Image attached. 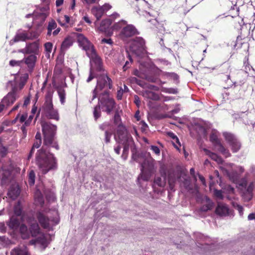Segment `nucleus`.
<instances>
[{"label":"nucleus","instance_id":"obj_1","mask_svg":"<svg viewBox=\"0 0 255 255\" xmlns=\"http://www.w3.org/2000/svg\"><path fill=\"white\" fill-rule=\"evenodd\" d=\"M41 126L43 135V145L36 153L35 163L41 173L46 174L49 171L55 170L58 167L56 157L47 148L52 147L58 150L60 148L55 136L57 126L46 121H41Z\"/></svg>","mask_w":255,"mask_h":255},{"label":"nucleus","instance_id":"obj_2","mask_svg":"<svg viewBox=\"0 0 255 255\" xmlns=\"http://www.w3.org/2000/svg\"><path fill=\"white\" fill-rule=\"evenodd\" d=\"M26 223L29 226L21 224L19 226V233L22 239H28L30 236L37 237L40 233V228L38 224L33 217H28L26 219Z\"/></svg>","mask_w":255,"mask_h":255},{"label":"nucleus","instance_id":"obj_3","mask_svg":"<svg viewBox=\"0 0 255 255\" xmlns=\"http://www.w3.org/2000/svg\"><path fill=\"white\" fill-rule=\"evenodd\" d=\"M51 214L52 216L48 217L41 211H37L36 213V217L43 229L50 230L59 223L60 219L58 211L51 210Z\"/></svg>","mask_w":255,"mask_h":255},{"label":"nucleus","instance_id":"obj_4","mask_svg":"<svg viewBox=\"0 0 255 255\" xmlns=\"http://www.w3.org/2000/svg\"><path fill=\"white\" fill-rule=\"evenodd\" d=\"M45 116L48 119L58 121L60 119L58 111L54 108L52 94L50 92L46 93L45 101L42 107Z\"/></svg>","mask_w":255,"mask_h":255},{"label":"nucleus","instance_id":"obj_5","mask_svg":"<svg viewBox=\"0 0 255 255\" xmlns=\"http://www.w3.org/2000/svg\"><path fill=\"white\" fill-rule=\"evenodd\" d=\"M113 87V82L112 79L107 74H101L98 77L96 86L93 91L92 100H94L97 97L98 91L104 89L111 90Z\"/></svg>","mask_w":255,"mask_h":255},{"label":"nucleus","instance_id":"obj_6","mask_svg":"<svg viewBox=\"0 0 255 255\" xmlns=\"http://www.w3.org/2000/svg\"><path fill=\"white\" fill-rule=\"evenodd\" d=\"M98 104L103 109V111L110 115L116 106V102L114 99L110 97L109 92L105 90L99 98Z\"/></svg>","mask_w":255,"mask_h":255},{"label":"nucleus","instance_id":"obj_7","mask_svg":"<svg viewBox=\"0 0 255 255\" xmlns=\"http://www.w3.org/2000/svg\"><path fill=\"white\" fill-rule=\"evenodd\" d=\"M115 139L117 142L121 144L132 143L133 141L131 136L128 132L126 127L123 124L117 126Z\"/></svg>","mask_w":255,"mask_h":255},{"label":"nucleus","instance_id":"obj_8","mask_svg":"<svg viewBox=\"0 0 255 255\" xmlns=\"http://www.w3.org/2000/svg\"><path fill=\"white\" fill-rule=\"evenodd\" d=\"M17 88L16 86L13 87L11 91L2 98L1 102L4 106L5 109L11 106L18 98L17 94Z\"/></svg>","mask_w":255,"mask_h":255},{"label":"nucleus","instance_id":"obj_9","mask_svg":"<svg viewBox=\"0 0 255 255\" xmlns=\"http://www.w3.org/2000/svg\"><path fill=\"white\" fill-rule=\"evenodd\" d=\"M137 34H139V32L134 26L127 24L122 29L119 35L122 39L125 40Z\"/></svg>","mask_w":255,"mask_h":255},{"label":"nucleus","instance_id":"obj_10","mask_svg":"<svg viewBox=\"0 0 255 255\" xmlns=\"http://www.w3.org/2000/svg\"><path fill=\"white\" fill-rule=\"evenodd\" d=\"M38 35L35 32H23L16 33L12 41L17 42L20 41H25L27 40H33L38 37Z\"/></svg>","mask_w":255,"mask_h":255},{"label":"nucleus","instance_id":"obj_11","mask_svg":"<svg viewBox=\"0 0 255 255\" xmlns=\"http://www.w3.org/2000/svg\"><path fill=\"white\" fill-rule=\"evenodd\" d=\"M223 136L227 142L231 146L233 152H237L240 149L241 144L233 134L229 132H224L223 133Z\"/></svg>","mask_w":255,"mask_h":255},{"label":"nucleus","instance_id":"obj_12","mask_svg":"<svg viewBox=\"0 0 255 255\" xmlns=\"http://www.w3.org/2000/svg\"><path fill=\"white\" fill-rule=\"evenodd\" d=\"M39 43L36 41L32 43H27L24 48L19 50V52L23 54H37L39 51Z\"/></svg>","mask_w":255,"mask_h":255},{"label":"nucleus","instance_id":"obj_13","mask_svg":"<svg viewBox=\"0 0 255 255\" xmlns=\"http://www.w3.org/2000/svg\"><path fill=\"white\" fill-rule=\"evenodd\" d=\"M10 255H31L29 249L26 246H18L10 252Z\"/></svg>","mask_w":255,"mask_h":255},{"label":"nucleus","instance_id":"obj_14","mask_svg":"<svg viewBox=\"0 0 255 255\" xmlns=\"http://www.w3.org/2000/svg\"><path fill=\"white\" fill-rule=\"evenodd\" d=\"M145 41L141 37H136L133 41L131 48L134 52H141L144 50Z\"/></svg>","mask_w":255,"mask_h":255},{"label":"nucleus","instance_id":"obj_15","mask_svg":"<svg viewBox=\"0 0 255 255\" xmlns=\"http://www.w3.org/2000/svg\"><path fill=\"white\" fill-rule=\"evenodd\" d=\"M37 60V57L34 54H31L28 56L25 57L23 61L27 65L28 70L29 72H32L34 69L35 65V63Z\"/></svg>","mask_w":255,"mask_h":255},{"label":"nucleus","instance_id":"obj_16","mask_svg":"<svg viewBox=\"0 0 255 255\" xmlns=\"http://www.w3.org/2000/svg\"><path fill=\"white\" fill-rule=\"evenodd\" d=\"M229 209L224 204L219 203L216 208L215 213L220 216H227L229 215Z\"/></svg>","mask_w":255,"mask_h":255},{"label":"nucleus","instance_id":"obj_17","mask_svg":"<svg viewBox=\"0 0 255 255\" xmlns=\"http://www.w3.org/2000/svg\"><path fill=\"white\" fill-rule=\"evenodd\" d=\"M154 160L150 158L149 159H145L141 164V168L142 169L148 170L153 172L154 169Z\"/></svg>","mask_w":255,"mask_h":255},{"label":"nucleus","instance_id":"obj_18","mask_svg":"<svg viewBox=\"0 0 255 255\" xmlns=\"http://www.w3.org/2000/svg\"><path fill=\"white\" fill-rule=\"evenodd\" d=\"M224 172L228 176L230 180L235 183H238L240 179V175L237 171L229 172L227 169H224Z\"/></svg>","mask_w":255,"mask_h":255},{"label":"nucleus","instance_id":"obj_19","mask_svg":"<svg viewBox=\"0 0 255 255\" xmlns=\"http://www.w3.org/2000/svg\"><path fill=\"white\" fill-rule=\"evenodd\" d=\"M7 225L10 229L15 230L19 226V220L17 217L12 216L9 221L7 222Z\"/></svg>","mask_w":255,"mask_h":255},{"label":"nucleus","instance_id":"obj_20","mask_svg":"<svg viewBox=\"0 0 255 255\" xmlns=\"http://www.w3.org/2000/svg\"><path fill=\"white\" fill-rule=\"evenodd\" d=\"M73 43V40L71 37H66L61 44V50L63 51L66 50L68 48L72 45Z\"/></svg>","mask_w":255,"mask_h":255},{"label":"nucleus","instance_id":"obj_21","mask_svg":"<svg viewBox=\"0 0 255 255\" xmlns=\"http://www.w3.org/2000/svg\"><path fill=\"white\" fill-rule=\"evenodd\" d=\"M112 24V21L110 19L103 20L98 27V30L101 32H106Z\"/></svg>","mask_w":255,"mask_h":255},{"label":"nucleus","instance_id":"obj_22","mask_svg":"<svg viewBox=\"0 0 255 255\" xmlns=\"http://www.w3.org/2000/svg\"><path fill=\"white\" fill-rule=\"evenodd\" d=\"M13 212L16 216H21L23 215V206L20 201H18L13 208Z\"/></svg>","mask_w":255,"mask_h":255},{"label":"nucleus","instance_id":"obj_23","mask_svg":"<svg viewBox=\"0 0 255 255\" xmlns=\"http://www.w3.org/2000/svg\"><path fill=\"white\" fill-rule=\"evenodd\" d=\"M204 151L207 155H208L212 159L216 161L218 163H222L223 160L222 158L218 156L217 154L211 152L210 150L204 149Z\"/></svg>","mask_w":255,"mask_h":255},{"label":"nucleus","instance_id":"obj_24","mask_svg":"<svg viewBox=\"0 0 255 255\" xmlns=\"http://www.w3.org/2000/svg\"><path fill=\"white\" fill-rule=\"evenodd\" d=\"M77 40L79 44L82 46L85 49L89 44V41L82 34H77Z\"/></svg>","mask_w":255,"mask_h":255},{"label":"nucleus","instance_id":"obj_25","mask_svg":"<svg viewBox=\"0 0 255 255\" xmlns=\"http://www.w3.org/2000/svg\"><path fill=\"white\" fill-rule=\"evenodd\" d=\"M57 91L61 105H64L66 102V91L62 87H59L57 88Z\"/></svg>","mask_w":255,"mask_h":255},{"label":"nucleus","instance_id":"obj_26","mask_svg":"<svg viewBox=\"0 0 255 255\" xmlns=\"http://www.w3.org/2000/svg\"><path fill=\"white\" fill-rule=\"evenodd\" d=\"M152 172L148 170L142 169L141 168V173L138 176V179L139 180L140 178L143 181H147L149 180Z\"/></svg>","mask_w":255,"mask_h":255},{"label":"nucleus","instance_id":"obj_27","mask_svg":"<svg viewBox=\"0 0 255 255\" xmlns=\"http://www.w3.org/2000/svg\"><path fill=\"white\" fill-rule=\"evenodd\" d=\"M143 79H145L148 82L152 83H156L158 79V76L152 72H150L149 74L144 75Z\"/></svg>","mask_w":255,"mask_h":255},{"label":"nucleus","instance_id":"obj_28","mask_svg":"<svg viewBox=\"0 0 255 255\" xmlns=\"http://www.w3.org/2000/svg\"><path fill=\"white\" fill-rule=\"evenodd\" d=\"M93 61L96 70L98 71H101L103 70V62L101 58L98 56H96L93 58Z\"/></svg>","mask_w":255,"mask_h":255},{"label":"nucleus","instance_id":"obj_29","mask_svg":"<svg viewBox=\"0 0 255 255\" xmlns=\"http://www.w3.org/2000/svg\"><path fill=\"white\" fill-rule=\"evenodd\" d=\"M28 79V75L27 73H24L20 77L19 82L18 85V87L20 90L23 89L26 84Z\"/></svg>","mask_w":255,"mask_h":255},{"label":"nucleus","instance_id":"obj_30","mask_svg":"<svg viewBox=\"0 0 255 255\" xmlns=\"http://www.w3.org/2000/svg\"><path fill=\"white\" fill-rule=\"evenodd\" d=\"M57 26V23L53 19L51 20L49 22L47 26V36H50L52 34V31L56 28Z\"/></svg>","mask_w":255,"mask_h":255},{"label":"nucleus","instance_id":"obj_31","mask_svg":"<svg viewBox=\"0 0 255 255\" xmlns=\"http://www.w3.org/2000/svg\"><path fill=\"white\" fill-rule=\"evenodd\" d=\"M92 11L96 17L97 20H99L104 13V12L101 6L93 7L92 9Z\"/></svg>","mask_w":255,"mask_h":255},{"label":"nucleus","instance_id":"obj_32","mask_svg":"<svg viewBox=\"0 0 255 255\" xmlns=\"http://www.w3.org/2000/svg\"><path fill=\"white\" fill-rule=\"evenodd\" d=\"M20 190L18 188H11L8 192V195L12 199H16L20 194Z\"/></svg>","mask_w":255,"mask_h":255},{"label":"nucleus","instance_id":"obj_33","mask_svg":"<svg viewBox=\"0 0 255 255\" xmlns=\"http://www.w3.org/2000/svg\"><path fill=\"white\" fill-rule=\"evenodd\" d=\"M143 95L145 97L154 101H157L159 99V95L152 91H146L145 92Z\"/></svg>","mask_w":255,"mask_h":255},{"label":"nucleus","instance_id":"obj_34","mask_svg":"<svg viewBox=\"0 0 255 255\" xmlns=\"http://www.w3.org/2000/svg\"><path fill=\"white\" fill-rule=\"evenodd\" d=\"M37 243L40 244L45 249L48 245V242L47 238L44 234L39 236L37 238Z\"/></svg>","mask_w":255,"mask_h":255},{"label":"nucleus","instance_id":"obj_35","mask_svg":"<svg viewBox=\"0 0 255 255\" xmlns=\"http://www.w3.org/2000/svg\"><path fill=\"white\" fill-rule=\"evenodd\" d=\"M221 71H222L223 73L226 74V76H227V79H230L231 69L229 64H223L221 66Z\"/></svg>","mask_w":255,"mask_h":255},{"label":"nucleus","instance_id":"obj_36","mask_svg":"<svg viewBox=\"0 0 255 255\" xmlns=\"http://www.w3.org/2000/svg\"><path fill=\"white\" fill-rule=\"evenodd\" d=\"M127 56L128 58V60H127L125 65H124L123 69V71H126L128 68H129L132 63V59L131 56L130 55L128 51H126Z\"/></svg>","mask_w":255,"mask_h":255},{"label":"nucleus","instance_id":"obj_37","mask_svg":"<svg viewBox=\"0 0 255 255\" xmlns=\"http://www.w3.org/2000/svg\"><path fill=\"white\" fill-rule=\"evenodd\" d=\"M215 146L218 147V150L220 151L223 154L225 155L226 157L229 156L230 155V153H229V150L223 145L221 142Z\"/></svg>","mask_w":255,"mask_h":255},{"label":"nucleus","instance_id":"obj_38","mask_svg":"<svg viewBox=\"0 0 255 255\" xmlns=\"http://www.w3.org/2000/svg\"><path fill=\"white\" fill-rule=\"evenodd\" d=\"M127 22L126 20H121L113 25V30H119L125 26L127 25Z\"/></svg>","mask_w":255,"mask_h":255},{"label":"nucleus","instance_id":"obj_39","mask_svg":"<svg viewBox=\"0 0 255 255\" xmlns=\"http://www.w3.org/2000/svg\"><path fill=\"white\" fill-rule=\"evenodd\" d=\"M114 123L117 126L119 125L123 124L122 123V119L120 114V111L118 110H116L114 116Z\"/></svg>","mask_w":255,"mask_h":255},{"label":"nucleus","instance_id":"obj_40","mask_svg":"<svg viewBox=\"0 0 255 255\" xmlns=\"http://www.w3.org/2000/svg\"><path fill=\"white\" fill-rule=\"evenodd\" d=\"M183 184L185 188L188 190H191L193 189L192 185L191 184V179L189 177H186L184 178V181H183Z\"/></svg>","mask_w":255,"mask_h":255},{"label":"nucleus","instance_id":"obj_41","mask_svg":"<svg viewBox=\"0 0 255 255\" xmlns=\"http://www.w3.org/2000/svg\"><path fill=\"white\" fill-rule=\"evenodd\" d=\"M35 174L33 170H30L28 175V182L30 186H33L35 183Z\"/></svg>","mask_w":255,"mask_h":255},{"label":"nucleus","instance_id":"obj_42","mask_svg":"<svg viewBox=\"0 0 255 255\" xmlns=\"http://www.w3.org/2000/svg\"><path fill=\"white\" fill-rule=\"evenodd\" d=\"M132 143H126L125 144H122L124 145V149L122 157L126 160L127 158L128 155V152L129 150V146Z\"/></svg>","mask_w":255,"mask_h":255},{"label":"nucleus","instance_id":"obj_43","mask_svg":"<svg viewBox=\"0 0 255 255\" xmlns=\"http://www.w3.org/2000/svg\"><path fill=\"white\" fill-rule=\"evenodd\" d=\"M208 203L206 204L202 205L200 208V210L203 212H207L211 210L213 207V202L209 199H208Z\"/></svg>","mask_w":255,"mask_h":255},{"label":"nucleus","instance_id":"obj_44","mask_svg":"<svg viewBox=\"0 0 255 255\" xmlns=\"http://www.w3.org/2000/svg\"><path fill=\"white\" fill-rule=\"evenodd\" d=\"M100 108L101 107H100V105L99 104L96 106L94 108L93 114L94 119L96 121H97L98 119H99L101 116Z\"/></svg>","mask_w":255,"mask_h":255},{"label":"nucleus","instance_id":"obj_45","mask_svg":"<svg viewBox=\"0 0 255 255\" xmlns=\"http://www.w3.org/2000/svg\"><path fill=\"white\" fill-rule=\"evenodd\" d=\"M165 181L162 180L160 177H155L154 179V184L159 187H164L165 185Z\"/></svg>","mask_w":255,"mask_h":255},{"label":"nucleus","instance_id":"obj_46","mask_svg":"<svg viewBox=\"0 0 255 255\" xmlns=\"http://www.w3.org/2000/svg\"><path fill=\"white\" fill-rule=\"evenodd\" d=\"M209 138L210 141L212 142L215 146L221 142L215 133H211Z\"/></svg>","mask_w":255,"mask_h":255},{"label":"nucleus","instance_id":"obj_47","mask_svg":"<svg viewBox=\"0 0 255 255\" xmlns=\"http://www.w3.org/2000/svg\"><path fill=\"white\" fill-rule=\"evenodd\" d=\"M112 131L106 130L105 131V141L106 143H109L111 142V138L112 135Z\"/></svg>","mask_w":255,"mask_h":255},{"label":"nucleus","instance_id":"obj_48","mask_svg":"<svg viewBox=\"0 0 255 255\" xmlns=\"http://www.w3.org/2000/svg\"><path fill=\"white\" fill-rule=\"evenodd\" d=\"M35 198L40 205H43L44 201L43 197L40 193L36 194L35 196Z\"/></svg>","mask_w":255,"mask_h":255},{"label":"nucleus","instance_id":"obj_49","mask_svg":"<svg viewBox=\"0 0 255 255\" xmlns=\"http://www.w3.org/2000/svg\"><path fill=\"white\" fill-rule=\"evenodd\" d=\"M214 194L217 198L220 199H223L224 198V196L223 195V192L221 190H218L216 189H214Z\"/></svg>","mask_w":255,"mask_h":255},{"label":"nucleus","instance_id":"obj_50","mask_svg":"<svg viewBox=\"0 0 255 255\" xmlns=\"http://www.w3.org/2000/svg\"><path fill=\"white\" fill-rule=\"evenodd\" d=\"M254 189V183L253 182H251L248 186L247 187V192L248 193L251 195L253 196V192Z\"/></svg>","mask_w":255,"mask_h":255},{"label":"nucleus","instance_id":"obj_51","mask_svg":"<svg viewBox=\"0 0 255 255\" xmlns=\"http://www.w3.org/2000/svg\"><path fill=\"white\" fill-rule=\"evenodd\" d=\"M44 47L45 51L48 53H51L52 47H53V44L51 42H46L44 44Z\"/></svg>","mask_w":255,"mask_h":255},{"label":"nucleus","instance_id":"obj_52","mask_svg":"<svg viewBox=\"0 0 255 255\" xmlns=\"http://www.w3.org/2000/svg\"><path fill=\"white\" fill-rule=\"evenodd\" d=\"M7 153V148L1 145L0 148V154L2 157H4Z\"/></svg>","mask_w":255,"mask_h":255},{"label":"nucleus","instance_id":"obj_53","mask_svg":"<svg viewBox=\"0 0 255 255\" xmlns=\"http://www.w3.org/2000/svg\"><path fill=\"white\" fill-rule=\"evenodd\" d=\"M111 126L110 123L106 122L102 124L99 126V128L102 130H106L107 128Z\"/></svg>","mask_w":255,"mask_h":255},{"label":"nucleus","instance_id":"obj_54","mask_svg":"<svg viewBox=\"0 0 255 255\" xmlns=\"http://www.w3.org/2000/svg\"><path fill=\"white\" fill-rule=\"evenodd\" d=\"M19 117H20V118H19L20 123H23V122L25 123V121H26V119L27 118V115L23 114L21 116H20V114H18L16 116L14 121H16L18 118Z\"/></svg>","mask_w":255,"mask_h":255},{"label":"nucleus","instance_id":"obj_55","mask_svg":"<svg viewBox=\"0 0 255 255\" xmlns=\"http://www.w3.org/2000/svg\"><path fill=\"white\" fill-rule=\"evenodd\" d=\"M236 184H239L240 186L242 187L246 188L247 186V180L246 178H242L240 180L239 179V181L238 183H236Z\"/></svg>","mask_w":255,"mask_h":255},{"label":"nucleus","instance_id":"obj_56","mask_svg":"<svg viewBox=\"0 0 255 255\" xmlns=\"http://www.w3.org/2000/svg\"><path fill=\"white\" fill-rule=\"evenodd\" d=\"M176 181V178L173 177L172 174L169 173L168 175V182L170 187L173 186Z\"/></svg>","mask_w":255,"mask_h":255},{"label":"nucleus","instance_id":"obj_57","mask_svg":"<svg viewBox=\"0 0 255 255\" xmlns=\"http://www.w3.org/2000/svg\"><path fill=\"white\" fill-rule=\"evenodd\" d=\"M101 43L102 44L107 43L110 45H112L114 42L111 38H109V39L103 38L101 40Z\"/></svg>","mask_w":255,"mask_h":255},{"label":"nucleus","instance_id":"obj_58","mask_svg":"<svg viewBox=\"0 0 255 255\" xmlns=\"http://www.w3.org/2000/svg\"><path fill=\"white\" fill-rule=\"evenodd\" d=\"M123 92V89L122 87H120V89L117 91V98L118 100H120L122 99Z\"/></svg>","mask_w":255,"mask_h":255},{"label":"nucleus","instance_id":"obj_59","mask_svg":"<svg viewBox=\"0 0 255 255\" xmlns=\"http://www.w3.org/2000/svg\"><path fill=\"white\" fill-rule=\"evenodd\" d=\"M34 116L33 115H30L28 119L25 121V123L24 124L25 125V126H29L31 124V123L32 122V120L33 119Z\"/></svg>","mask_w":255,"mask_h":255},{"label":"nucleus","instance_id":"obj_60","mask_svg":"<svg viewBox=\"0 0 255 255\" xmlns=\"http://www.w3.org/2000/svg\"><path fill=\"white\" fill-rule=\"evenodd\" d=\"M41 143L42 141L35 140L32 147L34 149L38 148L41 145Z\"/></svg>","mask_w":255,"mask_h":255},{"label":"nucleus","instance_id":"obj_61","mask_svg":"<svg viewBox=\"0 0 255 255\" xmlns=\"http://www.w3.org/2000/svg\"><path fill=\"white\" fill-rule=\"evenodd\" d=\"M150 149L156 154L159 155L160 154V149L157 146L155 145H151Z\"/></svg>","mask_w":255,"mask_h":255},{"label":"nucleus","instance_id":"obj_62","mask_svg":"<svg viewBox=\"0 0 255 255\" xmlns=\"http://www.w3.org/2000/svg\"><path fill=\"white\" fill-rule=\"evenodd\" d=\"M101 7L103 9L104 13L112 8V6L109 3H105Z\"/></svg>","mask_w":255,"mask_h":255},{"label":"nucleus","instance_id":"obj_63","mask_svg":"<svg viewBox=\"0 0 255 255\" xmlns=\"http://www.w3.org/2000/svg\"><path fill=\"white\" fill-rule=\"evenodd\" d=\"M134 103L137 107H139L140 105V100L137 95H134Z\"/></svg>","mask_w":255,"mask_h":255},{"label":"nucleus","instance_id":"obj_64","mask_svg":"<svg viewBox=\"0 0 255 255\" xmlns=\"http://www.w3.org/2000/svg\"><path fill=\"white\" fill-rule=\"evenodd\" d=\"M237 210L238 211L239 213L241 216H243L244 214V208L241 205H238L236 207Z\"/></svg>","mask_w":255,"mask_h":255}]
</instances>
